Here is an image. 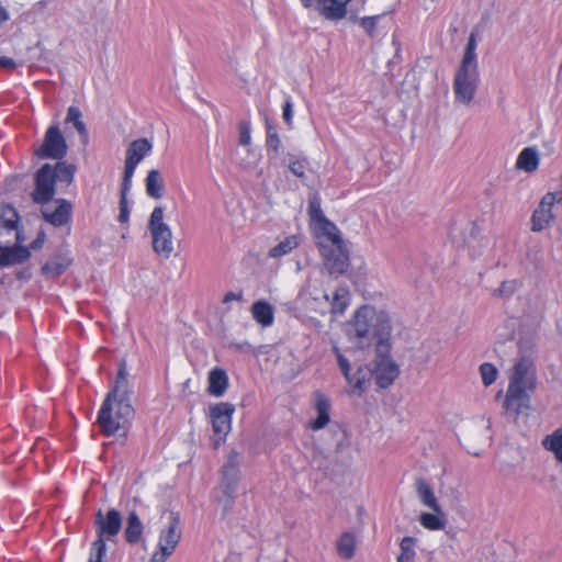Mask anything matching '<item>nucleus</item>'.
<instances>
[{"instance_id": "nucleus-34", "label": "nucleus", "mask_w": 562, "mask_h": 562, "mask_svg": "<svg viewBox=\"0 0 562 562\" xmlns=\"http://www.w3.org/2000/svg\"><path fill=\"white\" fill-rule=\"evenodd\" d=\"M416 539L413 537H404L400 543V554L397 557V562H413L416 557L415 544Z\"/></svg>"}, {"instance_id": "nucleus-8", "label": "nucleus", "mask_w": 562, "mask_h": 562, "mask_svg": "<svg viewBox=\"0 0 562 562\" xmlns=\"http://www.w3.org/2000/svg\"><path fill=\"white\" fill-rule=\"evenodd\" d=\"M480 82L477 66H459L453 79L456 101L470 104L474 99Z\"/></svg>"}, {"instance_id": "nucleus-32", "label": "nucleus", "mask_w": 562, "mask_h": 562, "mask_svg": "<svg viewBox=\"0 0 562 562\" xmlns=\"http://www.w3.org/2000/svg\"><path fill=\"white\" fill-rule=\"evenodd\" d=\"M356 540L352 533L345 532L337 541L338 554L346 560H350L355 555Z\"/></svg>"}, {"instance_id": "nucleus-41", "label": "nucleus", "mask_w": 562, "mask_h": 562, "mask_svg": "<svg viewBox=\"0 0 562 562\" xmlns=\"http://www.w3.org/2000/svg\"><path fill=\"white\" fill-rule=\"evenodd\" d=\"M480 373L484 385L488 386L495 382L497 376V370L492 363H482L480 366Z\"/></svg>"}, {"instance_id": "nucleus-18", "label": "nucleus", "mask_w": 562, "mask_h": 562, "mask_svg": "<svg viewBox=\"0 0 562 562\" xmlns=\"http://www.w3.org/2000/svg\"><path fill=\"white\" fill-rule=\"evenodd\" d=\"M351 0H318L315 9L329 21H340L347 15V4Z\"/></svg>"}, {"instance_id": "nucleus-23", "label": "nucleus", "mask_w": 562, "mask_h": 562, "mask_svg": "<svg viewBox=\"0 0 562 562\" xmlns=\"http://www.w3.org/2000/svg\"><path fill=\"white\" fill-rule=\"evenodd\" d=\"M329 400L325 395L317 393L315 401L317 417L311 423V428L313 430H319L329 423Z\"/></svg>"}, {"instance_id": "nucleus-44", "label": "nucleus", "mask_w": 562, "mask_h": 562, "mask_svg": "<svg viewBox=\"0 0 562 562\" xmlns=\"http://www.w3.org/2000/svg\"><path fill=\"white\" fill-rule=\"evenodd\" d=\"M381 15L364 16L360 19L359 24L370 37L375 36V29Z\"/></svg>"}, {"instance_id": "nucleus-12", "label": "nucleus", "mask_w": 562, "mask_h": 562, "mask_svg": "<svg viewBox=\"0 0 562 562\" xmlns=\"http://www.w3.org/2000/svg\"><path fill=\"white\" fill-rule=\"evenodd\" d=\"M235 412V406L227 402L217 403L210 408V416L212 420L213 431L220 437L225 439L232 428V416Z\"/></svg>"}, {"instance_id": "nucleus-50", "label": "nucleus", "mask_w": 562, "mask_h": 562, "mask_svg": "<svg viewBox=\"0 0 562 562\" xmlns=\"http://www.w3.org/2000/svg\"><path fill=\"white\" fill-rule=\"evenodd\" d=\"M304 8H314L318 0H300Z\"/></svg>"}, {"instance_id": "nucleus-3", "label": "nucleus", "mask_w": 562, "mask_h": 562, "mask_svg": "<svg viewBox=\"0 0 562 562\" xmlns=\"http://www.w3.org/2000/svg\"><path fill=\"white\" fill-rule=\"evenodd\" d=\"M391 331L390 321L382 319V330L379 333L376 342V358L373 363V378L381 389H386L393 384L398 376L397 364L390 358L389 336Z\"/></svg>"}, {"instance_id": "nucleus-16", "label": "nucleus", "mask_w": 562, "mask_h": 562, "mask_svg": "<svg viewBox=\"0 0 562 562\" xmlns=\"http://www.w3.org/2000/svg\"><path fill=\"white\" fill-rule=\"evenodd\" d=\"M533 378L535 369L532 360L529 357H521L515 364L509 385H515L525 391L532 390Z\"/></svg>"}, {"instance_id": "nucleus-24", "label": "nucleus", "mask_w": 562, "mask_h": 562, "mask_svg": "<svg viewBox=\"0 0 562 562\" xmlns=\"http://www.w3.org/2000/svg\"><path fill=\"white\" fill-rule=\"evenodd\" d=\"M52 173L56 183L68 187L72 183L76 173V166L67 161H57L52 165Z\"/></svg>"}, {"instance_id": "nucleus-39", "label": "nucleus", "mask_w": 562, "mask_h": 562, "mask_svg": "<svg viewBox=\"0 0 562 562\" xmlns=\"http://www.w3.org/2000/svg\"><path fill=\"white\" fill-rule=\"evenodd\" d=\"M348 305V290L346 288L336 289L333 297L331 310L335 313H344Z\"/></svg>"}, {"instance_id": "nucleus-15", "label": "nucleus", "mask_w": 562, "mask_h": 562, "mask_svg": "<svg viewBox=\"0 0 562 562\" xmlns=\"http://www.w3.org/2000/svg\"><path fill=\"white\" fill-rule=\"evenodd\" d=\"M56 206L47 205L41 210V214L45 222L54 227H61L69 224L72 215V205L65 199L55 201Z\"/></svg>"}, {"instance_id": "nucleus-47", "label": "nucleus", "mask_w": 562, "mask_h": 562, "mask_svg": "<svg viewBox=\"0 0 562 562\" xmlns=\"http://www.w3.org/2000/svg\"><path fill=\"white\" fill-rule=\"evenodd\" d=\"M45 243V233L40 232L37 234V237L31 243L30 248L31 249H40Z\"/></svg>"}, {"instance_id": "nucleus-49", "label": "nucleus", "mask_w": 562, "mask_h": 562, "mask_svg": "<svg viewBox=\"0 0 562 562\" xmlns=\"http://www.w3.org/2000/svg\"><path fill=\"white\" fill-rule=\"evenodd\" d=\"M243 300V292H238V293H235V292H227L225 295H224V299H223V303L226 304L231 301H241Z\"/></svg>"}, {"instance_id": "nucleus-4", "label": "nucleus", "mask_w": 562, "mask_h": 562, "mask_svg": "<svg viewBox=\"0 0 562 562\" xmlns=\"http://www.w3.org/2000/svg\"><path fill=\"white\" fill-rule=\"evenodd\" d=\"M321 254L325 260V267L330 276H340L349 269V252L341 238L339 229L317 236Z\"/></svg>"}, {"instance_id": "nucleus-17", "label": "nucleus", "mask_w": 562, "mask_h": 562, "mask_svg": "<svg viewBox=\"0 0 562 562\" xmlns=\"http://www.w3.org/2000/svg\"><path fill=\"white\" fill-rule=\"evenodd\" d=\"M307 213L310 220L318 224V227L322 232L321 236L328 235L338 229L333 222L326 218L321 206V199L317 194L310 196Z\"/></svg>"}, {"instance_id": "nucleus-45", "label": "nucleus", "mask_w": 562, "mask_h": 562, "mask_svg": "<svg viewBox=\"0 0 562 562\" xmlns=\"http://www.w3.org/2000/svg\"><path fill=\"white\" fill-rule=\"evenodd\" d=\"M282 117L285 124L291 127L292 119H293V102L291 97H286L283 105H282Z\"/></svg>"}, {"instance_id": "nucleus-40", "label": "nucleus", "mask_w": 562, "mask_h": 562, "mask_svg": "<svg viewBox=\"0 0 562 562\" xmlns=\"http://www.w3.org/2000/svg\"><path fill=\"white\" fill-rule=\"evenodd\" d=\"M137 165L132 160L125 159L123 180L121 183V192H128L132 187V178L134 176Z\"/></svg>"}, {"instance_id": "nucleus-2", "label": "nucleus", "mask_w": 562, "mask_h": 562, "mask_svg": "<svg viewBox=\"0 0 562 562\" xmlns=\"http://www.w3.org/2000/svg\"><path fill=\"white\" fill-rule=\"evenodd\" d=\"M97 539L91 543L88 562H102L106 553V541H113L122 529V515L111 508L105 514L99 509L93 521Z\"/></svg>"}, {"instance_id": "nucleus-43", "label": "nucleus", "mask_w": 562, "mask_h": 562, "mask_svg": "<svg viewBox=\"0 0 562 562\" xmlns=\"http://www.w3.org/2000/svg\"><path fill=\"white\" fill-rule=\"evenodd\" d=\"M127 194H128V192L120 191V203H119L120 213H119L117 220L122 224L127 223L130 220L131 210L128 206Z\"/></svg>"}, {"instance_id": "nucleus-1", "label": "nucleus", "mask_w": 562, "mask_h": 562, "mask_svg": "<svg viewBox=\"0 0 562 562\" xmlns=\"http://www.w3.org/2000/svg\"><path fill=\"white\" fill-rule=\"evenodd\" d=\"M127 375L126 366L121 362L114 385L98 413L97 423L104 436L125 437L134 417V408L131 404L132 390Z\"/></svg>"}, {"instance_id": "nucleus-5", "label": "nucleus", "mask_w": 562, "mask_h": 562, "mask_svg": "<svg viewBox=\"0 0 562 562\" xmlns=\"http://www.w3.org/2000/svg\"><path fill=\"white\" fill-rule=\"evenodd\" d=\"M148 229L153 238V250L160 257L168 259L173 251L172 232L164 222V209L156 206L149 217Z\"/></svg>"}, {"instance_id": "nucleus-9", "label": "nucleus", "mask_w": 562, "mask_h": 562, "mask_svg": "<svg viewBox=\"0 0 562 562\" xmlns=\"http://www.w3.org/2000/svg\"><path fill=\"white\" fill-rule=\"evenodd\" d=\"M333 351L337 358L338 367L344 374L348 384L352 386V392L362 395L368 387V383L373 378V368L369 366H360L357 371L351 373V366L349 360L342 355L337 346H334Z\"/></svg>"}, {"instance_id": "nucleus-11", "label": "nucleus", "mask_w": 562, "mask_h": 562, "mask_svg": "<svg viewBox=\"0 0 562 562\" xmlns=\"http://www.w3.org/2000/svg\"><path fill=\"white\" fill-rule=\"evenodd\" d=\"M35 189L32 199L37 204H46L56 193V182L52 173V165H43L35 173Z\"/></svg>"}, {"instance_id": "nucleus-13", "label": "nucleus", "mask_w": 562, "mask_h": 562, "mask_svg": "<svg viewBox=\"0 0 562 562\" xmlns=\"http://www.w3.org/2000/svg\"><path fill=\"white\" fill-rule=\"evenodd\" d=\"M561 192H550L542 198L541 202L539 203L538 207L533 211L531 216V229L533 232H541L550 224V222L553 220L552 206L554 205L555 202H561Z\"/></svg>"}, {"instance_id": "nucleus-46", "label": "nucleus", "mask_w": 562, "mask_h": 562, "mask_svg": "<svg viewBox=\"0 0 562 562\" xmlns=\"http://www.w3.org/2000/svg\"><path fill=\"white\" fill-rule=\"evenodd\" d=\"M250 126L246 122L239 123V144L247 146L250 144Z\"/></svg>"}, {"instance_id": "nucleus-30", "label": "nucleus", "mask_w": 562, "mask_h": 562, "mask_svg": "<svg viewBox=\"0 0 562 562\" xmlns=\"http://www.w3.org/2000/svg\"><path fill=\"white\" fill-rule=\"evenodd\" d=\"M299 245L300 237L297 235L286 236L283 240H281L278 245L269 250L268 257L273 259L281 258L289 255L292 250L297 248Z\"/></svg>"}, {"instance_id": "nucleus-27", "label": "nucleus", "mask_w": 562, "mask_h": 562, "mask_svg": "<svg viewBox=\"0 0 562 562\" xmlns=\"http://www.w3.org/2000/svg\"><path fill=\"white\" fill-rule=\"evenodd\" d=\"M539 166V155L536 148L526 147L518 155L516 167L527 172L535 171Z\"/></svg>"}, {"instance_id": "nucleus-42", "label": "nucleus", "mask_w": 562, "mask_h": 562, "mask_svg": "<svg viewBox=\"0 0 562 562\" xmlns=\"http://www.w3.org/2000/svg\"><path fill=\"white\" fill-rule=\"evenodd\" d=\"M517 288L518 283L516 280L504 281L501 286L494 291V295L507 299L516 292Z\"/></svg>"}, {"instance_id": "nucleus-37", "label": "nucleus", "mask_w": 562, "mask_h": 562, "mask_svg": "<svg viewBox=\"0 0 562 562\" xmlns=\"http://www.w3.org/2000/svg\"><path fill=\"white\" fill-rule=\"evenodd\" d=\"M266 146L268 149L273 150L276 154L279 151L281 146V139L279 137L278 131L276 126L270 122V120L266 119Z\"/></svg>"}, {"instance_id": "nucleus-20", "label": "nucleus", "mask_w": 562, "mask_h": 562, "mask_svg": "<svg viewBox=\"0 0 562 562\" xmlns=\"http://www.w3.org/2000/svg\"><path fill=\"white\" fill-rule=\"evenodd\" d=\"M415 488L420 503L437 514H442V508L435 496L432 487L423 479L417 477Z\"/></svg>"}, {"instance_id": "nucleus-6", "label": "nucleus", "mask_w": 562, "mask_h": 562, "mask_svg": "<svg viewBox=\"0 0 562 562\" xmlns=\"http://www.w3.org/2000/svg\"><path fill=\"white\" fill-rule=\"evenodd\" d=\"M240 454L237 451H231L226 462L222 468L221 488L224 497L220 502L224 505V515L233 507L237 484L240 479Z\"/></svg>"}, {"instance_id": "nucleus-52", "label": "nucleus", "mask_w": 562, "mask_h": 562, "mask_svg": "<svg viewBox=\"0 0 562 562\" xmlns=\"http://www.w3.org/2000/svg\"><path fill=\"white\" fill-rule=\"evenodd\" d=\"M47 0H42L37 3L38 7H45Z\"/></svg>"}, {"instance_id": "nucleus-35", "label": "nucleus", "mask_w": 562, "mask_h": 562, "mask_svg": "<svg viewBox=\"0 0 562 562\" xmlns=\"http://www.w3.org/2000/svg\"><path fill=\"white\" fill-rule=\"evenodd\" d=\"M544 447L552 451L555 458L562 462V429L555 430L543 440Z\"/></svg>"}, {"instance_id": "nucleus-21", "label": "nucleus", "mask_w": 562, "mask_h": 562, "mask_svg": "<svg viewBox=\"0 0 562 562\" xmlns=\"http://www.w3.org/2000/svg\"><path fill=\"white\" fill-rule=\"evenodd\" d=\"M144 526L135 510L128 513L126 526L124 529V538L128 544H137L142 540Z\"/></svg>"}, {"instance_id": "nucleus-22", "label": "nucleus", "mask_w": 562, "mask_h": 562, "mask_svg": "<svg viewBox=\"0 0 562 562\" xmlns=\"http://www.w3.org/2000/svg\"><path fill=\"white\" fill-rule=\"evenodd\" d=\"M153 149V144L147 138L133 140L127 149L125 159L132 160L138 165Z\"/></svg>"}, {"instance_id": "nucleus-48", "label": "nucleus", "mask_w": 562, "mask_h": 562, "mask_svg": "<svg viewBox=\"0 0 562 562\" xmlns=\"http://www.w3.org/2000/svg\"><path fill=\"white\" fill-rule=\"evenodd\" d=\"M0 67L7 69H14L16 67V63L13 58L0 56Z\"/></svg>"}, {"instance_id": "nucleus-14", "label": "nucleus", "mask_w": 562, "mask_h": 562, "mask_svg": "<svg viewBox=\"0 0 562 562\" xmlns=\"http://www.w3.org/2000/svg\"><path fill=\"white\" fill-rule=\"evenodd\" d=\"M369 315H373V311L368 307H361L356 313V321H355V335L360 340L362 339H369L371 335L376 337L379 339V333L382 330V319H387L386 315L380 314L376 317V324L374 325L373 331L371 329V325L369 324Z\"/></svg>"}, {"instance_id": "nucleus-31", "label": "nucleus", "mask_w": 562, "mask_h": 562, "mask_svg": "<svg viewBox=\"0 0 562 562\" xmlns=\"http://www.w3.org/2000/svg\"><path fill=\"white\" fill-rule=\"evenodd\" d=\"M65 123L72 124L80 136L85 138L88 137V131L85 122L82 121V113L78 106L71 105L68 108Z\"/></svg>"}, {"instance_id": "nucleus-25", "label": "nucleus", "mask_w": 562, "mask_h": 562, "mask_svg": "<svg viewBox=\"0 0 562 562\" xmlns=\"http://www.w3.org/2000/svg\"><path fill=\"white\" fill-rule=\"evenodd\" d=\"M251 314L255 321L262 327H269L273 324V308L271 304L266 301L255 302L251 306Z\"/></svg>"}, {"instance_id": "nucleus-7", "label": "nucleus", "mask_w": 562, "mask_h": 562, "mask_svg": "<svg viewBox=\"0 0 562 562\" xmlns=\"http://www.w3.org/2000/svg\"><path fill=\"white\" fill-rule=\"evenodd\" d=\"M180 539V516L178 513L170 512L168 524L159 533L158 551L154 552L149 562H166L175 552Z\"/></svg>"}, {"instance_id": "nucleus-33", "label": "nucleus", "mask_w": 562, "mask_h": 562, "mask_svg": "<svg viewBox=\"0 0 562 562\" xmlns=\"http://www.w3.org/2000/svg\"><path fill=\"white\" fill-rule=\"evenodd\" d=\"M420 525L428 530H441L446 526L445 514L423 513L419 517Z\"/></svg>"}, {"instance_id": "nucleus-53", "label": "nucleus", "mask_w": 562, "mask_h": 562, "mask_svg": "<svg viewBox=\"0 0 562 562\" xmlns=\"http://www.w3.org/2000/svg\"><path fill=\"white\" fill-rule=\"evenodd\" d=\"M283 562H288V561H283Z\"/></svg>"}, {"instance_id": "nucleus-10", "label": "nucleus", "mask_w": 562, "mask_h": 562, "mask_svg": "<svg viewBox=\"0 0 562 562\" xmlns=\"http://www.w3.org/2000/svg\"><path fill=\"white\" fill-rule=\"evenodd\" d=\"M66 139L57 125L47 128L42 145L35 149V155L41 159L61 160L67 155Z\"/></svg>"}, {"instance_id": "nucleus-36", "label": "nucleus", "mask_w": 562, "mask_h": 562, "mask_svg": "<svg viewBox=\"0 0 562 562\" xmlns=\"http://www.w3.org/2000/svg\"><path fill=\"white\" fill-rule=\"evenodd\" d=\"M288 160L289 170L297 178H305V169L308 165L307 159L305 157L289 154Z\"/></svg>"}, {"instance_id": "nucleus-26", "label": "nucleus", "mask_w": 562, "mask_h": 562, "mask_svg": "<svg viewBox=\"0 0 562 562\" xmlns=\"http://www.w3.org/2000/svg\"><path fill=\"white\" fill-rule=\"evenodd\" d=\"M228 386V376L223 369L215 368L209 374V393L222 396Z\"/></svg>"}, {"instance_id": "nucleus-29", "label": "nucleus", "mask_w": 562, "mask_h": 562, "mask_svg": "<svg viewBox=\"0 0 562 562\" xmlns=\"http://www.w3.org/2000/svg\"><path fill=\"white\" fill-rule=\"evenodd\" d=\"M146 193L153 199H160L164 191V180L160 172L157 169L148 171L145 179Z\"/></svg>"}, {"instance_id": "nucleus-19", "label": "nucleus", "mask_w": 562, "mask_h": 562, "mask_svg": "<svg viewBox=\"0 0 562 562\" xmlns=\"http://www.w3.org/2000/svg\"><path fill=\"white\" fill-rule=\"evenodd\" d=\"M527 401V391L515 385H508L507 393L503 403V408L505 413L518 416Z\"/></svg>"}, {"instance_id": "nucleus-51", "label": "nucleus", "mask_w": 562, "mask_h": 562, "mask_svg": "<svg viewBox=\"0 0 562 562\" xmlns=\"http://www.w3.org/2000/svg\"><path fill=\"white\" fill-rule=\"evenodd\" d=\"M9 20V14L4 8L0 7V24Z\"/></svg>"}, {"instance_id": "nucleus-28", "label": "nucleus", "mask_w": 562, "mask_h": 562, "mask_svg": "<svg viewBox=\"0 0 562 562\" xmlns=\"http://www.w3.org/2000/svg\"><path fill=\"white\" fill-rule=\"evenodd\" d=\"M70 262L67 256L57 254L42 267V271L46 276L59 277L67 270Z\"/></svg>"}, {"instance_id": "nucleus-38", "label": "nucleus", "mask_w": 562, "mask_h": 562, "mask_svg": "<svg viewBox=\"0 0 562 562\" xmlns=\"http://www.w3.org/2000/svg\"><path fill=\"white\" fill-rule=\"evenodd\" d=\"M475 49H476V37L472 33L469 36V40H468V43L465 46V50H464V54H463V57L461 60V65L477 66Z\"/></svg>"}]
</instances>
